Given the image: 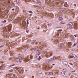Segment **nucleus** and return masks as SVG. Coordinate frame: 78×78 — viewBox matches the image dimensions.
I'll list each match as a JSON object with an SVG mask.
<instances>
[{"label": "nucleus", "mask_w": 78, "mask_h": 78, "mask_svg": "<svg viewBox=\"0 0 78 78\" xmlns=\"http://www.w3.org/2000/svg\"><path fill=\"white\" fill-rule=\"evenodd\" d=\"M43 14L44 16H47V15H48L49 16H50V17H51L52 18L53 17V14H51V13H47L44 12Z\"/></svg>", "instance_id": "nucleus-1"}, {"label": "nucleus", "mask_w": 78, "mask_h": 78, "mask_svg": "<svg viewBox=\"0 0 78 78\" xmlns=\"http://www.w3.org/2000/svg\"><path fill=\"white\" fill-rule=\"evenodd\" d=\"M76 56L74 54H73L72 55H69V58H73L75 59Z\"/></svg>", "instance_id": "nucleus-2"}, {"label": "nucleus", "mask_w": 78, "mask_h": 78, "mask_svg": "<svg viewBox=\"0 0 78 78\" xmlns=\"http://www.w3.org/2000/svg\"><path fill=\"white\" fill-rule=\"evenodd\" d=\"M5 30L4 31H8L11 30V27H8V29H7V28L6 27H5Z\"/></svg>", "instance_id": "nucleus-3"}, {"label": "nucleus", "mask_w": 78, "mask_h": 78, "mask_svg": "<svg viewBox=\"0 0 78 78\" xmlns=\"http://www.w3.org/2000/svg\"><path fill=\"white\" fill-rule=\"evenodd\" d=\"M63 64L64 66H67L68 65V63L66 61H64L63 62Z\"/></svg>", "instance_id": "nucleus-4"}, {"label": "nucleus", "mask_w": 78, "mask_h": 78, "mask_svg": "<svg viewBox=\"0 0 78 78\" xmlns=\"http://www.w3.org/2000/svg\"><path fill=\"white\" fill-rule=\"evenodd\" d=\"M68 44L69 47V48H70V47H71V46H72V44H71V42H69L68 43Z\"/></svg>", "instance_id": "nucleus-5"}, {"label": "nucleus", "mask_w": 78, "mask_h": 78, "mask_svg": "<svg viewBox=\"0 0 78 78\" xmlns=\"http://www.w3.org/2000/svg\"><path fill=\"white\" fill-rule=\"evenodd\" d=\"M17 58L18 59H19L20 60H22V59L23 58L21 56H19V57H17Z\"/></svg>", "instance_id": "nucleus-6"}, {"label": "nucleus", "mask_w": 78, "mask_h": 78, "mask_svg": "<svg viewBox=\"0 0 78 78\" xmlns=\"http://www.w3.org/2000/svg\"><path fill=\"white\" fill-rule=\"evenodd\" d=\"M5 69V68L4 66H2L0 67V69L1 70H3V69Z\"/></svg>", "instance_id": "nucleus-7"}, {"label": "nucleus", "mask_w": 78, "mask_h": 78, "mask_svg": "<svg viewBox=\"0 0 78 78\" xmlns=\"http://www.w3.org/2000/svg\"><path fill=\"white\" fill-rule=\"evenodd\" d=\"M47 2L48 3V4H49V5H50L51 3V1L50 0H48Z\"/></svg>", "instance_id": "nucleus-8"}, {"label": "nucleus", "mask_w": 78, "mask_h": 78, "mask_svg": "<svg viewBox=\"0 0 78 78\" xmlns=\"http://www.w3.org/2000/svg\"><path fill=\"white\" fill-rule=\"evenodd\" d=\"M73 25V23H69L68 24H67V26H70Z\"/></svg>", "instance_id": "nucleus-9"}, {"label": "nucleus", "mask_w": 78, "mask_h": 78, "mask_svg": "<svg viewBox=\"0 0 78 78\" xmlns=\"http://www.w3.org/2000/svg\"><path fill=\"white\" fill-rule=\"evenodd\" d=\"M64 5V6H65V7H67L68 6L67 3V2H65V3Z\"/></svg>", "instance_id": "nucleus-10"}, {"label": "nucleus", "mask_w": 78, "mask_h": 78, "mask_svg": "<svg viewBox=\"0 0 78 78\" xmlns=\"http://www.w3.org/2000/svg\"><path fill=\"white\" fill-rule=\"evenodd\" d=\"M52 60L54 61V60H55L56 59V57L54 56L52 58Z\"/></svg>", "instance_id": "nucleus-11"}, {"label": "nucleus", "mask_w": 78, "mask_h": 78, "mask_svg": "<svg viewBox=\"0 0 78 78\" xmlns=\"http://www.w3.org/2000/svg\"><path fill=\"white\" fill-rule=\"evenodd\" d=\"M59 20H63V18L62 17H60L59 18Z\"/></svg>", "instance_id": "nucleus-12"}, {"label": "nucleus", "mask_w": 78, "mask_h": 78, "mask_svg": "<svg viewBox=\"0 0 78 78\" xmlns=\"http://www.w3.org/2000/svg\"><path fill=\"white\" fill-rule=\"evenodd\" d=\"M34 51H39V49L35 48L34 49Z\"/></svg>", "instance_id": "nucleus-13"}, {"label": "nucleus", "mask_w": 78, "mask_h": 78, "mask_svg": "<svg viewBox=\"0 0 78 78\" xmlns=\"http://www.w3.org/2000/svg\"><path fill=\"white\" fill-rule=\"evenodd\" d=\"M28 59H29V58H26L25 59V61L27 62L28 61Z\"/></svg>", "instance_id": "nucleus-14"}, {"label": "nucleus", "mask_w": 78, "mask_h": 78, "mask_svg": "<svg viewBox=\"0 0 78 78\" xmlns=\"http://www.w3.org/2000/svg\"><path fill=\"white\" fill-rule=\"evenodd\" d=\"M16 3H19V0H16Z\"/></svg>", "instance_id": "nucleus-15"}, {"label": "nucleus", "mask_w": 78, "mask_h": 78, "mask_svg": "<svg viewBox=\"0 0 78 78\" xmlns=\"http://www.w3.org/2000/svg\"><path fill=\"white\" fill-rule=\"evenodd\" d=\"M49 75H53V73L50 72L49 73Z\"/></svg>", "instance_id": "nucleus-16"}, {"label": "nucleus", "mask_w": 78, "mask_h": 78, "mask_svg": "<svg viewBox=\"0 0 78 78\" xmlns=\"http://www.w3.org/2000/svg\"><path fill=\"white\" fill-rule=\"evenodd\" d=\"M75 59L76 60H78V57L76 56Z\"/></svg>", "instance_id": "nucleus-17"}, {"label": "nucleus", "mask_w": 78, "mask_h": 78, "mask_svg": "<svg viewBox=\"0 0 78 78\" xmlns=\"http://www.w3.org/2000/svg\"><path fill=\"white\" fill-rule=\"evenodd\" d=\"M77 44H78L77 43L76 44L75 43L73 45V47H75L76 45H77Z\"/></svg>", "instance_id": "nucleus-18"}, {"label": "nucleus", "mask_w": 78, "mask_h": 78, "mask_svg": "<svg viewBox=\"0 0 78 78\" xmlns=\"http://www.w3.org/2000/svg\"><path fill=\"white\" fill-rule=\"evenodd\" d=\"M63 70L64 72H66V71H67V69H63Z\"/></svg>", "instance_id": "nucleus-19"}, {"label": "nucleus", "mask_w": 78, "mask_h": 78, "mask_svg": "<svg viewBox=\"0 0 78 78\" xmlns=\"http://www.w3.org/2000/svg\"><path fill=\"white\" fill-rule=\"evenodd\" d=\"M28 21H29V20H28V19H27V24L28 25V24H29V23L28 22Z\"/></svg>", "instance_id": "nucleus-20"}, {"label": "nucleus", "mask_w": 78, "mask_h": 78, "mask_svg": "<svg viewBox=\"0 0 78 78\" xmlns=\"http://www.w3.org/2000/svg\"><path fill=\"white\" fill-rule=\"evenodd\" d=\"M74 25L75 27H77V24L75 23L74 24Z\"/></svg>", "instance_id": "nucleus-21"}, {"label": "nucleus", "mask_w": 78, "mask_h": 78, "mask_svg": "<svg viewBox=\"0 0 78 78\" xmlns=\"http://www.w3.org/2000/svg\"><path fill=\"white\" fill-rule=\"evenodd\" d=\"M69 28L71 30L73 29V27H72L70 26L69 27Z\"/></svg>", "instance_id": "nucleus-22"}, {"label": "nucleus", "mask_w": 78, "mask_h": 78, "mask_svg": "<svg viewBox=\"0 0 78 78\" xmlns=\"http://www.w3.org/2000/svg\"><path fill=\"white\" fill-rule=\"evenodd\" d=\"M58 31H62V29H60L58 30Z\"/></svg>", "instance_id": "nucleus-23"}, {"label": "nucleus", "mask_w": 78, "mask_h": 78, "mask_svg": "<svg viewBox=\"0 0 78 78\" xmlns=\"http://www.w3.org/2000/svg\"><path fill=\"white\" fill-rule=\"evenodd\" d=\"M64 75H67V73L66 72L64 73Z\"/></svg>", "instance_id": "nucleus-24"}, {"label": "nucleus", "mask_w": 78, "mask_h": 78, "mask_svg": "<svg viewBox=\"0 0 78 78\" xmlns=\"http://www.w3.org/2000/svg\"><path fill=\"white\" fill-rule=\"evenodd\" d=\"M30 59H33V56L32 55H30Z\"/></svg>", "instance_id": "nucleus-25"}, {"label": "nucleus", "mask_w": 78, "mask_h": 78, "mask_svg": "<svg viewBox=\"0 0 78 78\" xmlns=\"http://www.w3.org/2000/svg\"><path fill=\"white\" fill-rule=\"evenodd\" d=\"M14 70L13 69H11L9 70V72H13Z\"/></svg>", "instance_id": "nucleus-26"}, {"label": "nucleus", "mask_w": 78, "mask_h": 78, "mask_svg": "<svg viewBox=\"0 0 78 78\" xmlns=\"http://www.w3.org/2000/svg\"><path fill=\"white\" fill-rule=\"evenodd\" d=\"M29 12L31 14H33V12H32V11H29Z\"/></svg>", "instance_id": "nucleus-27"}, {"label": "nucleus", "mask_w": 78, "mask_h": 78, "mask_svg": "<svg viewBox=\"0 0 78 78\" xmlns=\"http://www.w3.org/2000/svg\"><path fill=\"white\" fill-rule=\"evenodd\" d=\"M6 4H7V3H6V2H5L4 3V5L5 6V5H6Z\"/></svg>", "instance_id": "nucleus-28"}, {"label": "nucleus", "mask_w": 78, "mask_h": 78, "mask_svg": "<svg viewBox=\"0 0 78 78\" xmlns=\"http://www.w3.org/2000/svg\"><path fill=\"white\" fill-rule=\"evenodd\" d=\"M15 66V64H13L12 65H11L10 66V67H12V66Z\"/></svg>", "instance_id": "nucleus-29"}, {"label": "nucleus", "mask_w": 78, "mask_h": 78, "mask_svg": "<svg viewBox=\"0 0 78 78\" xmlns=\"http://www.w3.org/2000/svg\"><path fill=\"white\" fill-rule=\"evenodd\" d=\"M61 23H62L63 24H64V22L62 21H61Z\"/></svg>", "instance_id": "nucleus-30"}, {"label": "nucleus", "mask_w": 78, "mask_h": 78, "mask_svg": "<svg viewBox=\"0 0 78 78\" xmlns=\"http://www.w3.org/2000/svg\"><path fill=\"white\" fill-rule=\"evenodd\" d=\"M4 23H6V20H5L4 21H3Z\"/></svg>", "instance_id": "nucleus-31"}, {"label": "nucleus", "mask_w": 78, "mask_h": 78, "mask_svg": "<svg viewBox=\"0 0 78 78\" xmlns=\"http://www.w3.org/2000/svg\"><path fill=\"white\" fill-rule=\"evenodd\" d=\"M70 64V65H71V66H73V64H72V63L70 62L69 63Z\"/></svg>", "instance_id": "nucleus-32"}, {"label": "nucleus", "mask_w": 78, "mask_h": 78, "mask_svg": "<svg viewBox=\"0 0 78 78\" xmlns=\"http://www.w3.org/2000/svg\"><path fill=\"white\" fill-rule=\"evenodd\" d=\"M74 6L75 7H76V4H74Z\"/></svg>", "instance_id": "nucleus-33"}, {"label": "nucleus", "mask_w": 78, "mask_h": 78, "mask_svg": "<svg viewBox=\"0 0 78 78\" xmlns=\"http://www.w3.org/2000/svg\"><path fill=\"white\" fill-rule=\"evenodd\" d=\"M28 31H29V30H26L27 33H28Z\"/></svg>", "instance_id": "nucleus-34"}, {"label": "nucleus", "mask_w": 78, "mask_h": 78, "mask_svg": "<svg viewBox=\"0 0 78 78\" xmlns=\"http://www.w3.org/2000/svg\"><path fill=\"white\" fill-rule=\"evenodd\" d=\"M19 61L20 62H21L22 61V60H19Z\"/></svg>", "instance_id": "nucleus-35"}, {"label": "nucleus", "mask_w": 78, "mask_h": 78, "mask_svg": "<svg viewBox=\"0 0 78 78\" xmlns=\"http://www.w3.org/2000/svg\"><path fill=\"white\" fill-rule=\"evenodd\" d=\"M14 10H15V9H12V11H14Z\"/></svg>", "instance_id": "nucleus-36"}, {"label": "nucleus", "mask_w": 78, "mask_h": 78, "mask_svg": "<svg viewBox=\"0 0 78 78\" xmlns=\"http://www.w3.org/2000/svg\"><path fill=\"white\" fill-rule=\"evenodd\" d=\"M48 26H50V24H48Z\"/></svg>", "instance_id": "nucleus-37"}, {"label": "nucleus", "mask_w": 78, "mask_h": 78, "mask_svg": "<svg viewBox=\"0 0 78 78\" xmlns=\"http://www.w3.org/2000/svg\"><path fill=\"white\" fill-rule=\"evenodd\" d=\"M59 47H60V48L62 47V45H61Z\"/></svg>", "instance_id": "nucleus-38"}, {"label": "nucleus", "mask_w": 78, "mask_h": 78, "mask_svg": "<svg viewBox=\"0 0 78 78\" xmlns=\"http://www.w3.org/2000/svg\"><path fill=\"white\" fill-rule=\"evenodd\" d=\"M3 46H0V48H1V47H3Z\"/></svg>", "instance_id": "nucleus-39"}, {"label": "nucleus", "mask_w": 78, "mask_h": 78, "mask_svg": "<svg viewBox=\"0 0 78 78\" xmlns=\"http://www.w3.org/2000/svg\"><path fill=\"white\" fill-rule=\"evenodd\" d=\"M39 58H40V59H41V56H39Z\"/></svg>", "instance_id": "nucleus-40"}, {"label": "nucleus", "mask_w": 78, "mask_h": 78, "mask_svg": "<svg viewBox=\"0 0 78 78\" xmlns=\"http://www.w3.org/2000/svg\"><path fill=\"white\" fill-rule=\"evenodd\" d=\"M39 27H38V28H37V29H38V30H39Z\"/></svg>", "instance_id": "nucleus-41"}, {"label": "nucleus", "mask_w": 78, "mask_h": 78, "mask_svg": "<svg viewBox=\"0 0 78 78\" xmlns=\"http://www.w3.org/2000/svg\"><path fill=\"white\" fill-rule=\"evenodd\" d=\"M52 64V65H53L54 66L55 65V64Z\"/></svg>", "instance_id": "nucleus-42"}, {"label": "nucleus", "mask_w": 78, "mask_h": 78, "mask_svg": "<svg viewBox=\"0 0 78 78\" xmlns=\"http://www.w3.org/2000/svg\"><path fill=\"white\" fill-rule=\"evenodd\" d=\"M57 35L58 36H59V34H57Z\"/></svg>", "instance_id": "nucleus-43"}, {"label": "nucleus", "mask_w": 78, "mask_h": 78, "mask_svg": "<svg viewBox=\"0 0 78 78\" xmlns=\"http://www.w3.org/2000/svg\"><path fill=\"white\" fill-rule=\"evenodd\" d=\"M74 36L75 37H76V35H74Z\"/></svg>", "instance_id": "nucleus-44"}, {"label": "nucleus", "mask_w": 78, "mask_h": 78, "mask_svg": "<svg viewBox=\"0 0 78 78\" xmlns=\"http://www.w3.org/2000/svg\"><path fill=\"white\" fill-rule=\"evenodd\" d=\"M34 42H35V41H36V40H34Z\"/></svg>", "instance_id": "nucleus-45"}, {"label": "nucleus", "mask_w": 78, "mask_h": 78, "mask_svg": "<svg viewBox=\"0 0 78 78\" xmlns=\"http://www.w3.org/2000/svg\"><path fill=\"white\" fill-rule=\"evenodd\" d=\"M52 78H55V77H52Z\"/></svg>", "instance_id": "nucleus-46"}, {"label": "nucleus", "mask_w": 78, "mask_h": 78, "mask_svg": "<svg viewBox=\"0 0 78 78\" xmlns=\"http://www.w3.org/2000/svg\"><path fill=\"white\" fill-rule=\"evenodd\" d=\"M11 54H13V53H12V52L11 53Z\"/></svg>", "instance_id": "nucleus-47"}, {"label": "nucleus", "mask_w": 78, "mask_h": 78, "mask_svg": "<svg viewBox=\"0 0 78 78\" xmlns=\"http://www.w3.org/2000/svg\"><path fill=\"white\" fill-rule=\"evenodd\" d=\"M41 17L42 18V19H43V17L42 16Z\"/></svg>", "instance_id": "nucleus-48"}, {"label": "nucleus", "mask_w": 78, "mask_h": 78, "mask_svg": "<svg viewBox=\"0 0 78 78\" xmlns=\"http://www.w3.org/2000/svg\"><path fill=\"white\" fill-rule=\"evenodd\" d=\"M73 72H75V71H73Z\"/></svg>", "instance_id": "nucleus-49"}, {"label": "nucleus", "mask_w": 78, "mask_h": 78, "mask_svg": "<svg viewBox=\"0 0 78 78\" xmlns=\"http://www.w3.org/2000/svg\"><path fill=\"white\" fill-rule=\"evenodd\" d=\"M3 58H5V57L3 56Z\"/></svg>", "instance_id": "nucleus-50"}, {"label": "nucleus", "mask_w": 78, "mask_h": 78, "mask_svg": "<svg viewBox=\"0 0 78 78\" xmlns=\"http://www.w3.org/2000/svg\"><path fill=\"white\" fill-rule=\"evenodd\" d=\"M50 59L52 60V58H51Z\"/></svg>", "instance_id": "nucleus-51"}, {"label": "nucleus", "mask_w": 78, "mask_h": 78, "mask_svg": "<svg viewBox=\"0 0 78 78\" xmlns=\"http://www.w3.org/2000/svg\"><path fill=\"white\" fill-rule=\"evenodd\" d=\"M24 50V51H26L25 49Z\"/></svg>", "instance_id": "nucleus-52"}, {"label": "nucleus", "mask_w": 78, "mask_h": 78, "mask_svg": "<svg viewBox=\"0 0 78 78\" xmlns=\"http://www.w3.org/2000/svg\"><path fill=\"white\" fill-rule=\"evenodd\" d=\"M45 55H46V53H45Z\"/></svg>", "instance_id": "nucleus-53"}, {"label": "nucleus", "mask_w": 78, "mask_h": 78, "mask_svg": "<svg viewBox=\"0 0 78 78\" xmlns=\"http://www.w3.org/2000/svg\"><path fill=\"white\" fill-rule=\"evenodd\" d=\"M1 73V72H0V74Z\"/></svg>", "instance_id": "nucleus-54"}, {"label": "nucleus", "mask_w": 78, "mask_h": 78, "mask_svg": "<svg viewBox=\"0 0 78 78\" xmlns=\"http://www.w3.org/2000/svg\"><path fill=\"white\" fill-rule=\"evenodd\" d=\"M47 55H48V54L47 53Z\"/></svg>", "instance_id": "nucleus-55"}]
</instances>
